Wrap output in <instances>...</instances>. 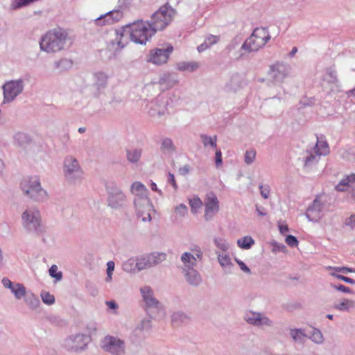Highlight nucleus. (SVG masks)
I'll list each match as a JSON object with an SVG mask.
<instances>
[{
	"label": "nucleus",
	"mask_w": 355,
	"mask_h": 355,
	"mask_svg": "<svg viewBox=\"0 0 355 355\" xmlns=\"http://www.w3.org/2000/svg\"><path fill=\"white\" fill-rule=\"evenodd\" d=\"M155 33L149 21L138 20L125 26L121 30L116 31L115 37L110 41V44L115 51L121 50L128 44V40L125 36L129 35L132 42L144 45Z\"/></svg>",
	"instance_id": "1"
},
{
	"label": "nucleus",
	"mask_w": 355,
	"mask_h": 355,
	"mask_svg": "<svg viewBox=\"0 0 355 355\" xmlns=\"http://www.w3.org/2000/svg\"><path fill=\"white\" fill-rule=\"evenodd\" d=\"M68 33L61 28H55L47 31L40 40L41 51L47 53H54L64 49Z\"/></svg>",
	"instance_id": "2"
},
{
	"label": "nucleus",
	"mask_w": 355,
	"mask_h": 355,
	"mask_svg": "<svg viewBox=\"0 0 355 355\" xmlns=\"http://www.w3.org/2000/svg\"><path fill=\"white\" fill-rule=\"evenodd\" d=\"M64 180L70 185L80 184L85 178V172L79 161L73 155L64 157L62 162Z\"/></svg>",
	"instance_id": "3"
},
{
	"label": "nucleus",
	"mask_w": 355,
	"mask_h": 355,
	"mask_svg": "<svg viewBox=\"0 0 355 355\" xmlns=\"http://www.w3.org/2000/svg\"><path fill=\"white\" fill-rule=\"evenodd\" d=\"M21 224L28 234L40 235L44 231L40 211L35 207H27L21 215Z\"/></svg>",
	"instance_id": "4"
},
{
	"label": "nucleus",
	"mask_w": 355,
	"mask_h": 355,
	"mask_svg": "<svg viewBox=\"0 0 355 355\" xmlns=\"http://www.w3.org/2000/svg\"><path fill=\"white\" fill-rule=\"evenodd\" d=\"M20 189L24 195L36 202H44L48 200V193L41 185L37 176L24 178L20 182Z\"/></svg>",
	"instance_id": "5"
},
{
	"label": "nucleus",
	"mask_w": 355,
	"mask_h": 355,
	"mask_svg": "<svg viewBox=\"0 0 355 355\" xmlns=\"http://www.w3.org/2000/svg\"><path fill=\"white\" fill-rule=\"evenodd\" d=\"M270 40V35L267 28H256L251 35L242 44L241 49L248 53L257 51L264 46Z\"/></svg>",
	"instance_id": "6"
},
{
	"label": "nucleus",
	"mask_w": 355,
	"mask_h": 355,
	"mask_svg": "<svg viewBox=\"0 0 355 355\" xmlns=\"http://www.w3.org/2000/svg\"><path fill=\"white\" fill-rule=\"evenodd\" d=\"M175 13V10L168 3L161 6L151 16L150 23L155 31H162L168 26L173 21Z\"/></svg>",
	"instance_id": "7"
},
{
	"label": "nucleus",
	"mask_w": 355,
	"mask_h": 355,
	"mask_svg": "<svg viewBox=\"0 0 355 355\" xmlns=\"http://www.w3.org/2000/svg\"><path fill=\"white\" fill-rule=\"evenodd\" d=\"M24 87L25 80L22 78L6 81L2 86L3 103L6 104L12 102L23 92Z\"/></svg>",
	"instance_id": "8"
},
{
	"label": "nucleus",
	"mask_w": 355,
	"mask_h": 355,
	"mask_svg": "<svg viewBox=\"0 0 355 355\" xmlns=\"http://www.w3.org/2000/svg\"><path fill=\"white\" fill-rule=\"evenodd\" d=\"M203 259V252L198 245H192L189 251L183 252L180 256V261L182 264V270L196 268L198 262Z\"/></svg>",
	"instance_id": "9"
},
{
	"label": "nucleus",
	"mask_w": 355,
	"mask_h": 355,
	"mask_svg": "<svg viewBox=\"0 0 355 355\" xmlns=\"http://www.w3.org/2000/svg\"><path fill=\"white\" fill-rule=\"evenodd\" d=\"M168 106L169 98L164 94H160L148 104V112L153 117L161 118L168 114Z\"/></svg>",
	"instance_id": "10"
},
{
	"label": "nucleus",
	"mask_w": 355,
	"mask_h": 355,
	"mask_svg": "<svg viewBox=\"0 0 355 355\" xmlns=\"http://www.w3.org/2000/svg\"><path fill=\"white\" fill-rule=\"evenodd\" d=\"M139 291L148 311L156 313L163 310L162 303L155 297L154 291L150 286H141Z\"/></svg>",
	"instance_id": "11"
},
{
	"label": "nucleus",
	"mask_w": 355,
	"mask_h": 355,
	"mask_svg": "<svg viewBox=\"0 0 355 355\" xmlns=\"http://www.w3.org/2000/svg\"><path fill=\"white\" fill-rule=\"evenodd\" d=\"M101 347L111 355H124L125 344L123 340L113 336H106L101 341Z\"/></svg>",
	"instance_id": "12"
},
{
	"label": "nucleus",
	"mask_w": 355,
	"mask_h": 355,
	"mask_svg": "<svg viewBox=\"0 0 355 355\" xmlns=\"http://www.w3.org/2000/svg\"><path fill=\"white\" fill-rule=\"evenodd\" d=\"M173 51V47L171 44H167L162 45L161 47L150 50L146 60L147 62L155 65L166 64L168 62L170 55Z\"/></svg>",
	"instance_id": "13"
},
{
	"label": "nucleus",
	"mask_w": 355,
	"mask_h": 355,
	"mask_svg": "<svg viewBox=\"0 0 355 355\" xmlns=\"http://www.w3.org/2000/svg\"><path fill=\"white\" fill-rule=\"evenodd\" d=\"M107 203L108 206L114 209H121L128 203V199L122 190L115 185L107 186Z\"/></svg>",
	"instance_id": "14"
},
{
	"label": "nucleus",
	"mask_w": 355,
	"mask_h": 355,
	"mask_svg": "<svg viewBox=\"0 0 355 355\" xmlns=\"http://www.w3.org/2000/svg\"><path fill=\"white\" fill-rule=\"evenodd\" d=\"M89 338L84 334H76L69 336L64 343V347L73 352H80L85 350L88 343Z\"/></svg>",
	"instance_id": "15"
},
{
	"label": "nucleus",
	"mask_w": 355,
	"mask_h": 355,
	"mask_svg": "<svg viewBox=\"0 0 355 355\" xmlns=\"http://www.w3.org/2000/svg\"><path fill=\"white\" fill-rule=\"evenodd\" d=\"M291 67L284 62H276L270 67L268 75L274 83H282L290 75Z\"/></svg>",
	"instance_id": "16"
},
{
	"label": "nucleus",
	"mask_w": 355,
	"mask_h": 355,
	"mask_svg": "<svg viewBox=\"0 0 355 355\" xmlns=\"http://www.w3.org/2000/svg\"><path fill=\"white\" fill-rule=\"evenodd\" d=\"M205 213L204 219L211 220L220 210V202L214 192L208 193L204 199Z\"/></svg>",
	"instance_id": "17"
},
{
	"label": "nucleus",
	"mask_w": 355,
	"mask_h": 355,
	"mask_svg": "<svg viewBox=\"0 0 355 355\" xmlns=\"http://www.w3.org/2000/svg\"><path fill=\"white\" fill-rule=\"evenodd\" d=\"M247 85L248 81L245 75L236 72L230 75L223 89L226 93H236L243 89Z\"/></svg>",
	"instance_id": "18"
},
{
	"label": "nucleus",
	"mask_w": 355,
	"mask_h": 355,
	"mask_svg": "<svg viewBox=\"0 0 355 355\" xmlns=\"http://www.w3.org/2000/svg\"><path fill=\"white\" fill-rule=\"evenodd\" d=\"M244 320L250 324L260 327H270L273 321L265 313L261 312L249 311L245 314Z\"/></svg>",
	"instance_id": "19"
},
{
	"label": "nucleus",
	"mask_w": 355,
	"mask_h": 355,
	"mask_svg": "<svg viewBox=\"0 0 355 355\" xmlns=\"http://www.w3.org/2000/svg\"><path fill=\"white\" fill-rule=\"evenodd\" d=\"M123 17V14L120 10H113L100 15L93 20V23L97 26L112 25L119 22Z\"/></svg>",
	"instance_id": "20"
},
{
	"label": "nucleus",
	"mask_w": 355,
	"mask_h": 355,
	"mask_svg": "<svg viewBox=\"0 0 355 355\" xmlns=\"http://www.w3.org/2000/svg\"><path fill=\"white\" fill-rule=\"evenodd\" d=\"M324 204L319 197H317L312 204L308 207L305 214L306 217L309 221L317 223L322 217Z\"/></svg>",
	"instance_id": "21"
},
{
	"label": "nucleus",
	"mask_w": 355,
	"mask_h": 355,
	"mask_svg": "<svg viewBox=\"0 0 355 355\" xmlns=\"http://www.w3.org/2000/svg\"><path fill=\"white\" fill-rule=\"evenodd\" d=\"M3 286L8 288L16 300H21L26 295L25 286L19 283H12L8 278L3 277L1 280Z\"/></svg>",
	"instance_id": "22"
},
{
	"label": "nucleus",
	"mask_w": 355,
	"mask_h": 355,
	"mask_svg": "<svg viewBox=\"0 0 355 355\" xmlns=\"http://www.w3.org/2000/svg\"><path fill=\"white\" fill-rule=\"evenodd\" d=\"M93 76L94 80L93 86L96 89L94 94L99 96L107 87L109 76L104 71H97Z\"/></svg>",
	"instance_id": "23"
},
{
	"label": "nucleus",
	"mask_w": 355,
	"mask_h": 355,
	"mask_svg": "<svg viewBox=\"0 0 355 355\" xmlns=\"http://www.w3.org/2000/svg\"><path fill=\"white\" fill-rule=\"evenodd\" d=\"M348 188L351 189L352 196L355 199V173L347 175L336 186L338 191H345Z\"/></svg>",
	"instance_id": "24"
},
{
	"label": "nucleus",
	"mask_w": 355,
	"mask_h": 355,
	"mask_svg": "<svg viewBox=\"0 0 355 355\" xmlns=\"http://www.w3.org/2000/svg\"><path fill=\"white\" fill-rule=\"evenodd\" d=\"M182 273L187 282L191 286H198L202 281L201 275L196 268L182 270Z\"/></svg>",
	"instance_id": "25"
},
{
	"label": "nucleus",
	"mask_w": 355,
	"mask_h": 355,
	"mask_svg": "<svg viewBox=\"0 0 355 355\" xmlns=\"http://www.w3.org/2000/svg\"><path fill=\"white\" fill-rule=\"evenodd\" d=\"M320 156L313 150L306 152L304 157V168L306 171H311L319 162Z\"/></svg>",
	"instance_id": "26"
},
{
	"label": "nucleus",
	"mask_w": 355,
	"mask_h": 355,
	"mask_svg": "<svg viewBox=\"0 0 355 355\" xmlns=\"http://www.w3.org/2000/svg\"><path fill=\"white\" fill-rule=\"evenodd\" d=\"M133 203L136 212H141L144 209L153 210V205L148 196L133 198Z\"/></svg>",
	"instance_id": "27"
},
{
	"label": "nucleus",
	"mask_w": 355,
	"mask_h": 355,
	"mask_svg": "<svg viewBox=\"0 0 355 355\" xmlns=\"http://www.w3.org/2000/svg\"><path fill=\"white\" fill-rule=\"evenodd\" d=\"M130 193L135 198H141L148 196V189L146 186L140 182H134L130 187Z\"/></svg>",
	"instance_id": "28"
},
{
	"label": "nucleus",
	"mask_w": 355,
	"mask_h": 355,
	"mask_svg": "<svg viewBox=\"0 0 355 355\" xmlns=\"http://www.w3.org/2000/svg\"><path fill=\"white\" fill-rule=\"evenodd\" d=\"M160 150L163 154L171 155L175 152L176 147L171 138L165 137L161 141Z\"/></svg>",
	"instance_id": "29"
},
{
	"label": "nucleus",
	"mask_w": 355,
	"mask_h": 355,
	"mask_svg": "<svg viewBox=\"0 0 355 355\" xmlns=\"http://www.w3.org/2000/svg\"><path fill=\"white\" fill-rule=\"evenodd\" d=\"M137 263V257H131L123 263L122 268L125 272L135 274L139 272Z\"/></svg>",
	"instance_id": "30"
},
{
	"label": "nucleus",
	"mask_w": 355,
	"mask_h": 355,
	"mask_svg": "<svg viewBox=\"0 0 355 355\" xmlns=\"http://www.w3.org/2000/svg\"><path fill=\"white\" fill-rule=\"evenodd\" d=\"M219 41V37L217 35H207L203 43H202L200 45H199L197 48L198 51L199 53H201L206 49L210 48L214 44H216Z\"/></svg>",
	"instance_id": "31"
},
{
	"label": "nucleus",
	"mask_w": 355,
	"mask_h": 355,
	"mask_svg": "<svg viewBox=\"0 0 355 355\" xmlns=\"http://www.w3.org/2000/svg\"><path fill=\"white\" fill-rule=\"evenodd\" d=\"M24 297V302L31 310H36L40 304V302L39 298L33 293H26Z\"/></svg>",
	"instance_id": "32"
},
{
	"label": "nucleus",
	"mask_w": 355,
	"mask_h": 355,
	"mask_svg": "<svg viewBox=\"0 0 355 355\" xmlns=\"http://www.w3.org/2000/svg\"><path fill=\"white\" fill-rule=\"evenodd\" d=\"M334 308L340 311H349L355 309V300L343 299L342 302L336 304Z\"/></svg>",
	"instance_id": "33"
},
{
	"label": "nucleus",
	"mask_w": 355,
	"mask_h": 355,
	"mask_svg": "<svg viewBox=\"0 0 355 355\" xmlns=\"http://www.w3.org/2000/svg\"><path fill=\"white\" fill-rule=\"evenodd\" d=\"M306 337L317 345H322L324 342V338L322 333L320 329L315 327L312 328V331Z\"/></svg>",
	"instance_id": "34"
},
{
	"label": "nucleus",
	"mask_w": 355,
	"mask_h": 355,
	"mask_svg": "<svg viewBox=\"0 0 355 355\" xmlns=\"http://www.w3.org/2000/svg\"><path fill=\"white\" fill-rule=\"evenodd\" d=\"M218 263L220 266L224 269H230L232 266L230 257L226 252H216Z\"/></svg>",
	"instance_id": "35"
},
{
	"label": "nucleus",
	"mask_w": 355,
	"mask_h": 355,
	"mask_svg": "<svg viewBox=\"0 0 355 355\" xmlns=\"http://www.w3.org/2000/svg\"><path fill=\"white\" fill-rule=\"evenodd\" d=\"M137 266L139 271H141L146 269L152 268L150 259L148 254H143L141 256L137 257Z\"/></svg>",
	"instance_id": "36"
},
{
	"label": "nucleus",
	"mask_w": 355,
	"mask_h": 355,
	"mask_svg": "<svg viewBox=\"0 0 355 355\" xmlns=\"http://www.w3.org/2000/svg\"><path fill=\"white\" fill-rule=\"evenodd\" d=\"M200 67V64L198 62H182L178 64V69L180 71H187L193 72L197 70Z\"/></svg>",
	"instance_id": "37"
},
{
	"label": "nucleus",
	"mask_w": 355,
	"mask_h": 355,
	"mask_svg": "<svg viewBox=\"0 0 355 355\" xmlns=\"http://www.w3.org/2000/svg\"><path fill=\"white\" fill-rule=\"evenodd\" d=\"M15 143L19 146H24L31 142V137L25 132H18L13 136Z\"/></svg>",
	"instance_id": "38"
},
{
	"label": "nucleus",
	"mask_w": 355,
	"mask_h": 355,
	"mask_svg": "<svg viewBox=\"0 0 355 355\" xmlns=\"http://www.w3.org/2000/svg\"><path fill=\"white\" fill-rule=\"evenodd\" d=\"M151 327V321L148 318L143 319L139 324H137L135 329V334L144 336V332L148 331Z\"/></svg>",
	"instance_id": "39"
},
{
	"label": "nucleus",
	"mask_w": 355,
	"mask_h": 355,
	"mask_svg": "<svg viewBox=\"0 0 355 355\" xmlns=\"http://www.w3.org/2000/svg\"><path fill=\"white\" fill-rule=\"evenodd\" d=\"M152 267H154L166 259L167 255L164 252H154L149 253Z\"/></svg>",
	"instance_id": "40"
},
{
	"label": "nucleus",
	"mask_w": 355,
	"mask_h": 355,
	"mask_svg": "<svg viewBox=\"0 0 355 355\" xmlns=\"http://www.w3.org/2000/svg\"><path fill=\"white\" fill-rule=\"evenodd\" d=\"M188 320V316L182 311L174 312L171 315V322L175 325H180L187 322Z\"/></svg>",
	"instance_id": "41"
},
{
	"label": "nucleus",
	"mask_w": 355,
	"mask_h": 355,
	"mask_svg": "<svg viewBox=\"0 0 355 355\" xmlns=\"http://www.w3.org/2000/svg\"><path fill=\"white\" fill-rule=\"evenodd\" d=\"M289 334L294 342L299 343H302L304 338L307 336L302 329H291Z\"/></svg>",
	"instance_id": "42"
},
{
	"label": "nucleus",
	"mask_w": 355,
	"mask_h": 355,
	"mask_svg": "<svg viewBox=\"0 0 355 355\" xmlns=\"http://www.w3.org/2000/svg\"><path fill=\"white\" fill-rule=\"evenodd\" d=\"M141 149L135 148L127 150V159L131 163H137L141 156Z\"/></svg>",
	"instance_id": "43"
},
{
	"label": "nucleus",
	"mask_w": 355,
	"mask_h": 355,
	"mask_svg": "<svg viewBox=\"0 0 355 355\" xmlns=\"http://www.w3.org/2000/svg\"><path fill=\"white\" fill-rule=\"evenodd\" d=\"M313 150L320 157L326 155L329 153V146L326 141H318Z\"/></svg>",
	"instance_id": "44"
},
{
	"label": "nucleus",
	"mask_w": 355,
	"mask_h": 355,
	"mask_svg": "<svg viewBox=\"0 0 355 355\" xmlns=\"http://www.w3.org/2000/svg\"><path fill=\"white\" fill-rule=\"evenodd\" d=\"M254 243V241L250 236H245L237 240V245L241 249L248 250Z\"/></svg>",
	"instance_id": "45"
},
{
	"label": "nucleus",
	"mask_w": 355,
	"mask_h": 355,
	"mask_svg": "<svg viewBox=\"0 0 355 355\" xmlns=\"http://www.w3.org/2000/svg\"><path fill=\"white\" fill-rule=\"evenodd\" d=\"M200 138H201L202 144L205 147L210 146L212 148H216L217 137L216 135H214L213 137H210L207 135H201Z\"/></svg>",
	"instance_id": "46"
},
{
	"label": "nucleus",
	"mask_w": 355,
	"mask_h": 355,
	"mask_svg": "<svg viewBox=\"0 0 355 355\" xmlns=\"http://www.w3.org/2000/svg\"><path fill=\"white\" fill-rule=\"evenodd\" d=\"M215 245L220 251L216 252H226L229 249V243L227 241L223 238H216L214 241Z\"/></svg>",
	"instance_id": "47"
},
{
	"label": "nucleus",
	"mask_w": 355,
	"mask_h": 355,
	"mask_svg": "<svg viewBox=\"0 0 355 355\" xmlns=\"http://www.w3.org/2000/svg\"><path fill=\"white\" fill-rule=\"evenodd\" d=\"M55 67L60 71L67 70L71 67L72 62L67 58L61 59L55 62Z\"/></svg>",
	"instance_id": "48"
},
{
	"label": "nucleus",
	"mask_w": 355,
	"mask_h": 355,
	"mask_svg": "<svg viewBox=\"0 0 355 355\" xmlns=\"http://www.w3.org/2000/svg\"><path fill=\"white\" fill-rule=\"evenodd\" d=\"M189 203L191 207V211L193 214H196L199 208L201 207L204 202L198 197L195 196L189 200Z\"/></svg>",
	"instance_id": "49"
},
{
	"label": "nucleus",
	"mask_w": 355,
	"mask_h": 355,
	"mask_svg": "<svg viewBox=\"0 0 355 355\" xmlns=\"http://www.w3.org/2000/svg\"><path fill=\"white\" fill-rule=\"evenodd\" d=\"M256 155L257 153L254 149L247 150L244 155L245 163L248 165L252 164L255 160Z\"/></svg>",
	"instance_id": "50"
},
{
	"label": "nucleus",
	"mask_w": 355,
	"mask_h": 355,
	"mask_svg": "<svg viewBox=\"0 0 355 355\" xmlns=\"http://www.w3.org/2000/svg\"><path fill=\"white\" fill-rule=\"evenodd\" d=\"M42 302L47 305H52L55 302V297L49 292L43 291L40 294Z\"/></svg>",
	"instance_id": "51"
},
{
	"label": "nucleus",
	"mask_w": 355,
	"mask_h": 355,
	"mask_svg": "<svg viewBox=\"0 0 355 355\" xmlns=\"http://www.w3.org/2000/svg\"><path fill=\"white\" fill-rule=\"evenodd\" d=\"M154 211L153 210H146V209H142V211H137V214L139 218H141L142 221L144 222H150L152 220L151 218V211Z\"/></svg>",
	"instance_id": "52"
},
{
	"label": "nucleus",
	"mask_w": 355,
	"mask_h": 355,
	"mask_svg": "<svg viewBox=\"0 0 355 355\" xmlns=\"http://www.w3.org/2000/svg\"><path fill=\"white\" fill-rule=\"evenodd\" d=\"M49 275L56 279V281H60L62 278V273L60 271H58V266L56 265H53L49 270Z\"/></svg>",
	"instance_id": "53"
},
{
	"label": "nucleus",
	"mask_w": 355,
	"mask_h": 355,
	"mask_svg": "<svg viewBox=\"0 0 355 355\" xmlns=\"http://www.w3.org/2000/svg\"><path fill=\"white\" fill-rule=\"evenodd\" d=\"M341 157L348 161H353L355 159V151L354 149L344 150L340 153Z\"/></svg>",
	"instance_id": "54"
},
{
	"label": "nucleus",
	"mask_w": 355,
	"mask_h": 355,
	"mask_svg": "<svg viewBox=\"0 0 355 355\" xmlns=\"http://www.w3.org/2000/svg\"><path fill=\"white\" fill-rule=\"evenodd\" d=\"M270 244L272 247V252L274 253H277L279 252H286V247L282 243H279L274 241L271 242Z\"/></svg>",
	"instance_id": "55"
},
{
	"label": "nucleus",
	"mask_w": 355,
	"mask_h": 355,
	"mask_svg": "<svg viewBox=\"0 0 355 355\" xmlns=\"http://www.w3.org/2000/svg\"><path fill=\"white\" fill-rule=\"evenodd\" d=\"M175 211L180 216H184L188 213V208L184 204H180L175 207Z\"/></svg>",
	"instance_id": "56"
},
{
	"label": "nucleus",
	"mask_w": 355,
	"mask_h": 355,
	"mask_svg": "<svg viewBox=\"0 0 355 355\" xmlns=\"http://www.w3.org/2000/svg\"><path fill=\"white\" fill-rule=\"evenodd\" d=\"M327 81L329 83H336L337 81V74L334 70H329L327 73Z\"/></svg>",
	"instance_id": "57"
},
{
	"label": "nucleus",
	"mask_w": 355,
	"mask_h": 355,
	"mask_svg": "<svg viewBox=\"0 0 355 355\" xmlns=\"http://www.w3.org/2000/svg\"><path fill=\"white\" fill-rule=\"evenodd\" d=\"M286 243L291 247H297L298 245V241L295 236L293 235H288L285 239Z\"/></svg>",
	"instance_id": "58"
},
{
	"label": "nucleus",
	"mask_w": 355,
	"mask_h": 355,
	"mask_svg": "<svg viewBox=\"0 0 355 355\" xmlns=\"http://www.w3.org/2000/svg\"><path fill=\"white\" fill-rule=\"evenodd\" d=\"M331 275L338 279L344 281L346 283H349V284H354L355 283V281L353 279H351L349 277H345V276H343L341 275H338L334 272H331Z\"/></svg>",
	"instance_id": "59"
},
{
	"label": "nucleus",
	"mask_w": 355,
	"mask_h": 355,
	"mask_svg": "<svg viewBox=\"0 0 355 355\" xmlns=\"http://www.w3.org/2000/svg\"><path fill=\"white\" fill-rule=\"evenodd\" d=\"M259 189H260V193H261V196L264 199L268 198L269 194H270V188H269V187L268 186L260 185L259 186Z\"/></svg>",
	"instance_id": "60"
},
{
	"label": "nucleus",
	"mask_w": 355,
	"mask_h": 355,
	"mask_svg": "<svg viewBox=\"0 0 355 355\" xmlns=\"http://www.w3.org/2000/svg\"><path fill=\"white\" fill-rule=\"evenodd\" d=\"M235 261L237 263V264L239 266L240 269L242 271H243L244 272L248 273V274L250 273L251 271H250V268L245 265V263L243 261H242L241 260L238 259H236Z\"/></svg>",
	"instance_id": "61"
},
{
	"label": "nucleus",
	"mask_w": 355,
	"mask_h": 355,
	"mask_svg": "<svg viewBox=\"0 0 355 355\" xmlns=\"http://www.w3.org/2000/svg\"><path fill=\"white\" fill-rule=\"evenodd\" d=\"M331 286L333 288H334L336 290L340 291L343 293H350L352 292L351 289L349 288H348L343 284H340V285L331 284Z\"/></svg>",
	"instance_id": "62"
},
{
	"label": "nucleus",
	"mask_w": 355,
	"mask_h": 355,
	"mask_svg": "<svg viewBox=\"0 0 355 355\" xmlns=\"http://www.w3.org/2000/svg\"><path fill=\"white\" fill-rule=\"evenodd\" d=\"M168 183L171 184L172 187H173V189L175 190H177L178 187V184L176 183V181H175V176L173 173H168Z\"/></svg>",
	"instance_id": "63"
},
{
	"label": "nucleus",
	"mask_w": 355,
	"mask_h": 355,
	"mask_svg": "<svg viewBox=\"0 0 355 355\" xmlns=\"http://www.w3.org/2000/svg\"><path fill=\"white\" fill-rule=\"evenodd\" d=\"M215 162H216V167H219L223 164L222 153H221L220 150H217L216 151Z\"/></svg>",
	"instance_id": "64"
}]
</instances>
